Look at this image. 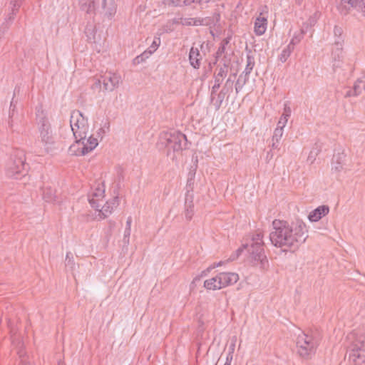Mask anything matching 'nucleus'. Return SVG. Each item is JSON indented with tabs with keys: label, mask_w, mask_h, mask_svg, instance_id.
<instances>
[{
	"label": "nucleus",
	"mask_w": 365,
	"mask_h": 365,
	"mask_svg": "<svg viewBox=\"0 0 365 365\" xmlns=\"http://www.w3.org/2000/svg\"><path fill=\"white\" fill-rule=\"evenodd\" d=\"M210 1V0H195V3L202 5L203 4H207Z\"/></svg>",
	"instance_id": "bf43d9fd"
},
{
	"label": "nucleus",
	"mask_w": 365,
	"mask_h": 365,
	"mask_svg": "<svg viewBox=\"0 0 365 365\" xmlns=\"http://www.w3.org/2000/svg\"><path fill=\"white\" fill-rule=\"evenodd\" d=\"M159 145L167 148V155L170 157L172 160L175 159V153H180L188 148V141L186 135L178 130L161 133Z\"/></svg>",
	"instance_id": "f03ea898"
},
{
	"label": "nucleus",
	"mask_w": 365,
	"mask_h": 365,
	"mask_svg": "<svg viewBox=\"0 0 365 365\" xmlns=\"http://www.w3.org/2000/svg\"><path fill=\"white\" fill-rule=\"evenodd\" d=\"M238 279V274L234 272H221L218 274L220 289L235 284Z\"/></svg>",
	"instance_id": "ddd939ff"
},
{
	"label": "nucleus",
	"mask_w": 365,
	"mask_h": 365,
	"mask_svg": "<svg viewBox=\"0 0 365 365\" xmlns=\"http://www.w3.org/2000/svg\"><path fill=\"white\" fill-rule=\"evenodd\" d=\"M303 0H295L297 4L300 6L302 4Z\"/></svg>",
	"instance_id": "774afa93"
},
{
	"label": "nucleus",
	"mask_w": 365,
	"mask_h": 365,
	"mask_svg": "<svg viewBox=\"0 0 365 365\" xmlns=\"http://www.w3.org/2000/svg\"><path fill=\"white\" fill-rule=\"evenodd\" d=\"M255 61L254 56L248 54L247 56V64L245 68L242 73L250 75L255 66Z\"/></svg>",
	"instance_id": "c85d7f7f"
},
{
	"label": "nucleus",
	"mask_w": 365,
	"mask_h": 365,
	"mask_svg": "<svg viewBox=\"0 0 365 365\" xmlns=\"http://www.w3.org/2000/svg\"><path fill=\"white\" fill-rule=\"evenodd\" d=\"M118 205V197H115L111 202H106V203L101 206L100 213L103 215V218H106L109 214L112 212L114 207Z\"/></svg>",
	"instance_id": "4be33fe9"
},
{
	"label": "nucleus",
	"mask_w": 365,
	"mask_h": 365,
	"mask_svg": "<svg viewBox=\"0 0 365 365\" xmlns=\"http://www.w3.org/2000/svg\"><path fill=\"white\" fill-rule=\"evenodd\" d=\"M233 81L229 77L220 91L227 94L232 91Z\"/></svg>",
	"instance_id": "473e14b6"
},
{
	"label": "nucleus",
	"mask_w": 365,
	"mask_h": 365,
	"mask_svg": "<svg viewBox=\"0 0 365 365\" xmlns=\"http://www.w3.org/2000/svg\"><path fill=\"white\" fill-rule=\"evenodd\" d=\"M118 178L119 181H120V180H123V173H122V171H121V170H119V171L118 172Z\"/></svg>",
	"instance_id": "69168bd1"
},
{
	"label": "nucleus",
	"mask_w": 365,
	"mask_h": 365,
	"mask_svg": "<svg viewBox=\"0 0 365 365\" xmlns=\"http://www.w3.org/2000/svg\"><path fill=\"white\" fill-rule=\"evenodd\" d=\"M262 15V13H260L255 22V32L257 36L264 34L267 29V19Z\"/></svg>",
	"instance_id": "a211bd4d"
},
{
	"label": "nucleus",
	"mask_w": 365,
	"mask_h": 365,
	"mask_svg": "<svg viewBox=\"0 0 365 365\" xmlns=\"http://www.w3.org/2000/svg\"><path fill=\"white\" fill-rule=\"evenodd\" d=\"M346 157V155L344 151L335 153L331 160V170L337 173L341 171L345 165Z\"/></svg>",
	"instance_id": "2eb2a0df"
},
{
	"label": "nucleus",
	"mask_w": 365,
	"mask_h": 365,
	"mask_svg": "<svg viewBox=\"0 0 365 365\" xmlns=\"http://www.w3.org/2000/svg\"><path fill=\"white\" fill-rule=\"evenodd\" d=\"M318 152L319 150H317V151H315L314 150H312L310 151V153H309V158H311L313 157V155H317L318 154Z\"/></svg>",
	"instance_id": "e2e57ef3"
},
{
	"label": "nucleus",
	"mask_w": 365,
	"mask_h": 365,
	"mask_svg": "<svg viewBox=\"0 0 365 365\" xmlns=\"http://www.w3.org/2000/svg\"><path fill=\"white\" fill-rule=\"evenodd\" d=\"M29 168L24 151L16 149L11 154L6 163V173L9 178L20 179L27 174Z\"/></svg>",
	"instance_id": "7ed1b4c3"
},
{
	"label": "nucleus",
	"mask_w": 365,
	"mask_h": 365,
	"mask_svg": "<svg viewBox=\"0 0 365 365\" xmlns=\"http://www.w3.org/2000/svg\"><path fill=\"white\" fill-rule=\"evenodd\" d=\"M14 97H13L11 104H10V111H9V126L12 129L13 128V120L12 118L14 114V111L16 107L17 101H14Z\"/></svg>",
	"instance_id": "2f4dec72"
},
{
	"label": "nucleus",
	"mask_w": 365,
	"mask_h": 365,
	"mask_svg": "<svg viewBox=\"0 0 365 365\" xmlns=\"http://www.w3.org/2000/svg\"><path fill=\"white\" fill-rule=\"evenodd\" d=\"M16 15H13L12 11L9 14L8 19L12 21Z\"/></svg>",
	"instance_id": "338daca9"
},
{
	"label": "nucleus",
	"mask_w": 365,
	"mask_h": 365,
	"mask_svg": "<svg viewBox=\"0 0 365 365\" xmlns=\"http://www.w3.org/2000/svg\"><path fill=\"white\" fill-rule=\"evenodd\" d=\"M160 42H161L160 38L159 36L158 37L155 36L150 46L146 51H145L142 54L138 56L134 59V63H140L143 62L145 58H148L150 55H151L153 52H155L157 50V48L160 45Z\"/></svg>",
	"instance_id": "4468645a"
},
{
	"label": "nucleus",
	"mask_w": 365,
	"mask_h": 365,
	"mask_svg": "<svg viewBox=\"0 0 365 365\" xmlns=\"http://www.w3.org/2000/svg\"><path fill=\"white\" fill-rule=\"evenodd\" d=\"M312 29V27H310L309 24H308V22H304L303 24H302V26L299 31V32L304 36L305 34H307L309 30H310Z\"/></svg>",
	"instance_id": "a18cd8bd"
},
{
	"label": "nucleus",
	"mask_w": 365,
	"mask_h": 365,
	"mask_svg": "<svg viewBox=\"0 0 365 365\" xmlns=\"http://www.w3.org/2000/svg\"><path fill=\"white\" fill-rule=\"evenodd\" d=\"M291 108L289 106L287 103H285L284 107V111L282 115L284 116V118H289L291 115Z\"/></svg>",
	"instance_id": "a19ab883"
},
{
	"label": "nucleus",
	"mask_w": 365,
	"mask_h": 365,
	"mask_svg": "<svg viewBox=\"0 0 365 365\" xmlns=\"http://www.w3.org/2000/svg\"><path fill=\"white\" fill-rule=\"evenodd\" d=\"M66 266L72 267L74 265L73 257L71 252H67L65 261Z\"/></svg>",
	"instance_id": "ea45409f"
},
{
	"label": "nucleus",
	"mask_w": 365,
	"mask_h": 365,
	"mask_svg": "<svg viewBox=\"0 0 365 365\" xmlns=\"http://www.w3.org/2000/svg\"><path fill=\"white\" fill-rule=\"evenodd\" d=\"M294 47L292 45L289 44L285 48L283 49L279 59L282 62H285L288 57L290 56L291 53L293 51Z\"/></svg>",
	"instance_id": "7c9ffc66"
},
{
	"label": "nucleus",
	"mask_w": 365,
	"mask_h": 365,
	"mask_svg": "<svg viewBox=\"0 0 365 365\" xmlns=\"http://www.w3.org/2000/svg\"><path fill=\"white\" fill-rule=\"evenodd\" d=\"M220 88V87H217V86H212L211 88V94H210V101L211 102L214 101L215 98L217 97V91Z\"/></svg>",
	"instance_id": "de8ad7c7"
},
{
	"label": "nucleus",
	"mask_w": 365,
	"mask_h": 365,
	"mask_svg": "<svg viewBox=\"0 0 365 365\" xmlns=\"http://www.w3.org/2000/svg\"><path fill=\"white\" fill-rule=\"evenodd\" d=\"M130 232H131V230H130V228H129V227H125V231H124V236H125V237H130Z\"/></svg>",
	"instance_id": "13d9d810"
},
{
	"label": "nucleus",
	"mask_w": 365,
	"mask_h": 365,
	"mask_svg": "<svg viewBox=\"0 0 365 365\" xmlns=\"http://www.w3.org/2000/svg\"><path fill=\"white\" fill-rule=\"evenodd\" d=\"M43 198L46 202H51L53 200V196L51 193H46V191L43 190Z\"/></svg>",
	"instance_id": "8fccbe9b"
},
{
	"label": "nucleus",
	"mask_w": 365,
	"mask_h": 365,
	"mask_svg": "<svg viewBox=\"0 0 365 365\" xmlns=\"http://www.w3.org/2000/svg\"><path fill=\"white\" fill-rule=\"evenodd\" d=\"M86 36L91 38L90 36H95L94 27L93 26H87L85 30Z\"/></svg>",
	"instance_id": "79ce46f5"
},
{
	"label": "nucleus",
	"mask_w": 365,
	"mask_h": 365,
	"mask_svg": "<svg viewBox=\"0 0 365 365\" xmlns=\"http://www.w3.org/2000/svg\"><path fill=\"white\" fill-rule=\"evenodd\" d=\"M193 18L181 19L180 24L183 26H193Z\"/></svg>",
	"instance_id": "49530a36"
},
{
	"label": "nucleus",
	"mask_w": 365,
	"mask_h": 365,
	"mask_svg": "<svg viewBox=\"0 0 365 365\" xmlns=\"http://www.w3.org/2000/svg\"><path fill=\"white\" fill-rule=\"evenodd\" d=\"M247 247H248V245H243V246H242V247H240V248H238V249L237 250V251H236L235 255H232V256L230 257L231 259H232V260H234V259H237V257L241 255V253L243 252L244 249H245V248H246V249H247Z\"/></svg>",
	"instance_id": "c03bdc74"
},
{
	"label": "nucleus",
	"mask_w": 365,
	"mask_h": 365,
	"mask_svg": "<svg viewBox=\"0 0 365 365\" xmlns=\"http://www.w3.org/2000/svg\"><path fill=\"white\" fill-rule=\"evenodd\" d=\"M195 3V0H182V6H190L192 4Z\"/></svg>",
	"instance_id": "5fc2aeb1"
},
{
	"label": "nucleus",
	"mask_w": 365,
	"mask_h": 365,
	"mask_svg": "<svg viewBox=\"0 0 365 365\" xmlns=\"http://www.w3.org/2000/svg\"><path fill=\"white\" fill-rule=\"evenodd\" d=\"M269 240L274 247L287 249H297L308 237L306 225L302 220L291 223L285 220H274Z\"/></svg>",
	"instance_id": "f257e3e1"
},
{
	"label": "nucleus",
	"mask_w": 365,
	"mask_h": 365,
	"mask_svg": "<svg viewBox=\"0 0 365 365\" xmlns=\"http://www.w3.org/2000/svg\"><path fill=\"white\" fill-rule=\"evenodd\" d=\"M307 22L309 24L310 27H312L315 24L316 21L314 19L310 18Z\"/></svg>",
	"instance_id": "680f3d73"
},
{
	"label": "nucleus",
	"mask_w": 365,
	"mask_h": 365,
	"mask_svg": "<svg viewBox=\"0 0 365 365\" xmlns=\"http://www.w3.org/2000/svg\"><path fill=\"white\" fill-rule=\"evenodd\" d=\"M193 26H198L204 24V19L200 18H193Z\"/></svg>",
	"instance_id": "3c124183"
},
{
	"label": "nucleus",
	"mask_w": 365,
	"mask_h": 365,
	"mask_svg": "<svg viewBox=\"0 0 365 365\" xmlns=\"http://www.w3.org/2000/svg\"><path fill=\"white\" fill-rule=\"evenodd\" d=\"M75 139L76 140L74 143L69 147V153L71 155L76 156H83L88 154L84 150L85 145L83 140H85V138L81 139V137H78Z\"/></svg>",
	"instance_id": "dca6fc26"
},
{
	"label": "nucleus",
	"mask_w": 365,
	"mask_h": 365,
	"mask_svg": "<svg viewBox=\"0 0 365 365\" xmlns=\"http://www.w3.org/2000/svg\"><path fill=\"white\" fill-rule=\"evenodd\" d=\"M226 95L227 94L223 92L220 91L217 94V97L215 98L214 101L211 102L215 106L216 110H218L220 108Z\"/></svg>",
	"instance_id": "cd10ccee"
},
{
	"label": "nucleus",
	"mask_w": 365,
	"mask_h": 365,
	"mask_svg": "<svg viewBox=\"0 0 365 365\" xmlns=\"http://www.w3.org/2000/svg\"><path fill=\"white\" fill-rule=\"evenodd\" d=\"M283 131H284L283 128L277 127L274 131V134L272 136L273 140L275 141H280V140L283 135Z\"/></svg>",
	"instance_id": "e433bc0d"
},
{
	"label": "nucleus",
	"mask_w": 365,
	"mask_h": 365,
	"mask_svg": "<svg viewBox=\"0 0 365 365\" xmlns=\"http://www.w3.org/2000/svg\"><path fill=\"white\" fill-rule=\"evenodd\" d=\"M350 344L347 347L349 361L355 365L365 363V336L353 333L348 336Z\"/></svg>",
	"instance_id": "20e7f679"
},
{
	"label": "nucleus",
	"mask_w": 365,
	"mask_h": 365,
	"mask_svg": "<svg viewBox=\"0 0 365 365\" xmlns=\"http://www.w3.org/2000/svg\"><path fill=\"white\" fill-rule=\"evenodd\" d=\"M304 35H302L300 32L295 34L289 44L292 45V46L294 47L302 41Z\"/></svg>",
	"instance_id": "f704fd0d"
},
{
	"label": "nucleus",
	"mask_w": 365,
	"mask_h": 365,
	"mask_svg": "<svg viewBox=\"0 0 365 365\" xmlns=\"http://www.w3.org/2000/svg\"><path fill=\"white\" fill-rule=\"evenodd\" d=\"M287 120H288V118H284V116H281L279 121H278V123H277V128H282L284 129V126L286 125L287 123Z\"/></svg>",
	"instance_id": "09e8293b"
},
{
	"label": "nucleus",
	"mask_w": 365,
	"mask_h": 365,
	"mask_svg": "<svg viewBox=\"0 0 365 365\" xmlns=\"http://www.w3.org/2000/svg\"><path fill=\"white\" fill-rule=\"evenodd\" d=\"M129 240H130V237H125V236H123V242L124 245H128L129 244Z\"/></svg>",
	"instance_id": "0e129e2a"
},
{
	"label": "nucleus",
	"mask_w": 365,
	"mask_h": 365,
	"mask_svg": "<svg viewBox=\"0 0 365 365\" xmlns=\"http://www.w3.org/2000/svg\"><path fill=\"white\" fill-rule=\"evenodd\" d=\"M81 10L86 11L88 14H96L95 0H80Z\"/></svg>",
	"instance_id": "5701e85b"
},
{
	"label": "nucleus",
	"mask_w": 365,
	"mask_h": 365,
	"mask_svg": "<svg viewBox=\"0 0 365 365\" xmlns=\"http://www.w3.org/2000/svg\"><path fill=\"white\" fill-rule=\"evenodd\" d=\"M263 235L261 232H258L255 233L252 238V244H261L264 245V242L262 241Z\"/></svg>",
	"instance_id": "c9c22d12"
},
{
	"label": "nucleus",
	"mask_w": 365,
	"mask_h": 365,
	"mask_svg": "<svg viewBox=\"0 0 365 365\" xmlns=\"http://www.w3.org/2000/svg\"><path fill=\"white\" fill-rule=\"evenodd\" d=\"M83 142L85 145L84 150L86 152H87V153L95 149L98 144V139L93 137L92 135L89 136L88 138L86 137Z\"/></svg>",
	"instance_id": "b1692460"
},
{
	"label": "nucleus",
	"mask_w": 365,
	"mask_h": 365,
	"mask_svg": "<svg viewBox=\"0 0 365 365\" xmlns=\"http://www.w3.org/2000/svg\"><path fill=\"white\" fill-rule=\"evenodd\" d=\"M202 57L198 48L192 47L189 53V61L194 68H199Z\"/></svg>",
	"instance_id": "6ab92c4d"
},
{
	"label": "nucleus",
	"mask_w": 365,
	"mask_h": 365,
	"mask_svg": "<svg viewBox=\"0 0 365 365\" xmlns=\"http://www.w3.org/2000/svg\"><path fill=\"white\" fill-rule=\"evenodd\" d=\"M185 217L187 220H190L192 217V215L194 214V204H193V196L192 195H190L189 193V191H187L186 195H185Z\"/></svg>",
	"instance_id": "412c9836"
},
{
	"label": "nucleus",
	"mask_w": 365,
	"mask_h": 365,
	"mask_svg": "<svg viewBox=\"0 0 365 365\" xmlns=\"http://www.w3.org/2000/svg\"><path fill=\"white\" fill-rule=\"evenodd\" d=\"M105 189L103 185L101 186L100 185L95 189L93 192L91 198H97L98 200H102L104 197Z\"/></svg>",
	"instance_id": "c756f323"
},
{
	"label": "nucleus",
	"mask_w": 365,
	"mask_h": 365,
	"mask_svg": "<svg viewBox=\"0 0 365 365\" xmlns=\"http://www.w3.org/2000/svg\"><path fill=\"white\" fill-rule=\"evenodd\" d=\"M365 90V79H358L354 84L352 89L349 90L345 97L358 96Z\"/></svg>",
	"instance_id": "aec40b11"
},
{
	"label": "nucleus",
	"mask_w": 365,
	"mask_h": 365,
	"mask_svg": "<svg viewBox=\"0 0 365 365\" xmlns=\"http://www.w3.org/2000/svg\"><path fill=\"white\" fill-rule=\"evenodd\" d=\"M24 0H11V4L12 5V14L16 15Z\"/></svg>",
	"instance_id": "72a5a7b5"
},
{
	"label": "nucleus",
	"mask_w": 365,
	"mask_h": 365,
	"mask_svg": "<svg viewBox=\"0 0 365 365\" xmlns=\"http://www.w3.org/2000/svg\"><path fill=\"white\" fill-rule=\"evenodd\" d=\"M165 4L168 6L182 7V0H167Z\"/></svg>",
	"instance_id": "58836bf2"
},
{
	"label": "nucleus",
	"mask_w": 365,
	"mask_h": 365,
	"mask_svg": "<svg viewBox=\"0 0 365 365\" xmlns=\"http://www.w3.org/2000/svg\"><path fill=\"white\" fill-rule=\"evenodd\" d=\"M88 200L93 208L100 211L99 208L101 207V204L99 202L100 200H98L97 198H89Z\"/></svg>",
	"instance_id": "4c0bfd02"
},
{
	"label": "nucleus",
	"mask_w": 365,
	"mask_h": 365,
	"mask_svg": "<svg viewBox=\"0 0 365 365\" xmlns=\"http://www.w3.org/2000/svg\"><path fill=\"white\" fill-rule=\"evenodd\" d=\"M70 125L75 138L87 137L88 125V119L78 110H73L70 117Z\"/></svg>",
	"instance_id": "423d86ee"
},
{
	"label": "nucleus",
	"mask_w": 365,
	"mask_h": 365,
	"mask_svg": "<svg viewBox=\"0 0 365 365\" xmlns=\"http://www.w3.org/2000/svg\"><path fill=\"white\" fill-rule=\"evenodd\" d=\"M344 43V37H336L334 41V46L336 51L333 53L334 63L333 64V69L335 73H338L339 76H341V68L342 67L343 62L340 59V54L342 53Z\"/></svg>",
	"instance_id": "9b49d317"
},
{
	"label": "nucleus",
	"mask_w": 365,
	"mask_h": 365,
	"mask_svg": "<svg viewBox=\"0 0 365 365\" xmlns=\"http://www.w3.org/2000/svg\"><path fill=\"white\" fill-rule=\"evenodd\" d=\"M337 9L342 15L356 11L365 16V0H339Z\"/></svg>",
	"instance_id": "0eeeda50"
},
{
	"label": "nucleus",
	"mask_w": 365,
	"mask_h": 365,
	"mask_svg": "<svg viewBox=\"0 0 365 365\" xmlns=\"http://www.w3.org/2000/svg\"><path fill=\"white\" fill-rule=\"evenodd\" d=\"M103 8L106 9L105 16L108 19H111L116 13L117 6L114 1H110L107 7L106 5Z\"/></svg>",
	"instance_id": "bb28decb"
},
{
	"label": "nucleus",
	"mask_w": 365,
	"mask_h": 365,
	"mask_svg": "<svg viewBox=\"0 0 365 365\" xmlns=\"http://www.w3.org/2000/svg\"><path fill=\"white\" fill-rule=\"evenodd\" d=\"M250 78V75L245 74L244 73H242L235 85V88L236 93H238L243 88V86L248 82Z\"/></svg>",
	"instance_id": "393cba45"
},
{
	"label": "nucleus",
	"mask_w": 365,
	"mask_h": 365,
	"mask_svg": "<svg viewBox=\"0 0 365 365\" xmlns=\"http://www.w3.org/2000/svg\"><path fill=\"white\" fill-rule=\"evenodd\" d=\"M225 51V48L223 47V46H220L217 52H216V58H218L220 57V56L222 55V53H224Z\"/></svg>",
	"instance_id": "603ef678"
},
{
	"label": "nucleus",
	"mask_w": 365,
	"mask_h": 365,
	"mask_svg": "<svg viewBox=\"0 0 365 365\" xmlns=\"http://www.w3.org/2000/svg\"><path fill=\"white\" fill-rule=\"evenodd\" d=\"M272 148L273 150H279V141H275L272 139Z\"/></svg>",
	"instance_id": "4d7b16f0"
},
{
	"label": "nucleus",
	"mask_w": 365,
	"mask_h": 365,
	"mask_svg": "<svg viewBox=\"0 0 365 365\" xmlns=\"http://www.w3.org/2000/svg\"><path fill=\"white\" fill-rule=\"evenodd\" d=\"M41 143L45 145L53 143V137L48 119L41 114H36Z\"/></svg>",
	"instance_id": "1a4fd4ad"
},
{
	"label": "nucleus",
	"mask_w": 365,
	"mask_h": 365,
	"mask_svg": "<svg viewBox=\"0 0 365 365\" xmlns=\"http://www.w3.org/2000/svg\"><path fill=\"white\" fill-rule=\"evenodd\" d=\"M230 37L225 38L222 39V41H221L220 46H223V47H225L226 48V46L230 43Z\"/></svg>",
	"instance_id": "6e6d98bb"
},
{
	"label": "nucleus",
	"mask_w": 365,
	"mask_h": 365,
	"mask_svg": "<svg viewBox=\"0 0 365 365\" xmlns=\"http://www.w3.org/2000/svg\"><path fill=\"white\" fill-rule=\"evenodd\" d=\"M334 37H343V29L341 27L335 26L334 28Z\"/></svg>",
	"instance_id": "37998d69"
},
{
	"label": "nucleus",
	"mask_w": 365,
	"mask_h": 365,
	"mask_svg": "<svg viewBox=\"0 0 365 365\" xmlns=\"http://www.w3.org/2000/svg\"><path fill=\"white\" fill-rule=\"evenodd\" d=\"M329 212L328 205H320L312 210L308 215V219L311 222H317L323 217L326 216Z\"/></svg>",
	"instance_id": "f3484780"
},
{
	"label": "nucleus",
	"mask_w": 365,
	"mask_h": 365,
	"mask_svg": "<svg viewBox=\"0 0 365 365\" xmlns=\"http://www.w3.org/2000/svg\"><path fill=\"white\" fill-rule=\"evenodd\" d=\"M250 254L252 259L259 265L261 269H267L269 267L268 259L264 254V245L251 244L247 248Z\"/></svg>",
	"instance_id": "6e6552de"
},
{
	"label": "nucleus",
	"mask_w": 365,
	"mask_h": 365,
	"mask_svg": "<svg viewBox=\"0 0 365 365\" xmlns=\"http://www.w3.org/2000/svg\"><path fill=\"white\" fill-rule=\"evenodd\" d=\"M131 223H132V218H131V217H128L127 219V221H126V227L130 228Z\"/></svg>",
	"instance_id": "052dcab7"
},
{
	"label": "nucleus",
	"mask_w": 365,
	"mask_h": 365,
	"mask_svg": "<svg viewBox=\"0 0 365 365\" xmlns=\"http://www.w3.org/2000/svg\"><path fill=\"white\" fill-rule=\"evenodd\" d=\"M120 76L115 73L108 72L101 76L98 80V85L103 84L105 90L112 91L119 86Z\"/></svg>",
	"instance_id": "9d476101"
},
{
	"label": "nucleus",
	"mask_w": 365,
	"mask_h": 365,
	"mask_svg": "<svg viewBox=\"0 0 365 365\" xmlns=\"http://www.w3.org/2000/svg\"><path fill=\"white\" fill-rule=\"evenodd\" d=\"M163 30L165 33H170L173 31V28L171 24H166L163 26Z\"/></svg>",
	"instance_id": "864d4df0"
},
{
	"label": "nucleus",
	"mask_w": 365,
	"mask_h": 365,
	"mask_svg": "<svg viewBox=\"0 0 365 365\" xmlns=\"http://www.w3.org/2000/svg\"><path fill=\"white\" fill-rule=\"evenodd\" d=\"M230 66V60H224L223 64L218 66L214 73L215 83L213 86H217L220 88L223 80L228 73Z\"/></svg>",
	"instance_id": "f8f14e48"
},
{
	"label": "nucleus",
	"mask_w": 365,
	"mask_h": 365,
	"mask_svg": "<svg viewBox=\"0 0 365 365\" xmlns=\"http://www.w3.org/2000/svg\"><path fill=\"white\" fill-rule=\"evenodd\" d=\"M296 345L299 356L308 359L315 353L319 345V339L313 334L302 332L297 337Z\"/></svg>",
	"instance_id": "39448f33"
},
{
	"label": "nucleus",
	"mask_w": 365,
	"mask_h": 365,
	"mask_svg": "<svg viewBox=\"0 0 365 365\" xmlns=\"http://www.w3.org/2000/svg\"><path fill=\"white\" fill-rule=\"evenodd\" d=\"M204 287L207 289L210 290L220 289V285L218 281V274L215 277L205 280L204 282Z\"/></svg>",
	"instance_id": "a878e982"
}]
</instances>
